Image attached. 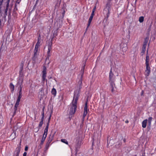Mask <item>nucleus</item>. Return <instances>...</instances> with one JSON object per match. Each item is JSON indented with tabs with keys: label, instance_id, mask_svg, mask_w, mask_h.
I'll return each mask as SVG.
<instances>
[{
	"label": "nucleus",
	"instance_id": "412c9836",
	"mask_svg": "<svg viewBox=\"0 0 156 156\" xmlns=\"http://www.w3.org/2000/svg\"><path fill=\"white\" fill-rule=\"evenodd\" d=\"M84 69H82L81 70V72H82V74L81 76V79L78 82V83H79V84H80V85L82 83V78L83 76V72H84Z\"/></svg>",
	"mask_w": 156,
	"mask_h": 156
},
{
	"label": "nucleus",
	"instance_id": "79ce46f5",
	"mask_svg": "<svg viewBox=\"0 0 156 156\" xmlns=\"http://www.w3.org/2000/svg\"><path fill=\"white\" fill-rule=\"evenodd\" d=\"M51 113L50 114V116H49V118H48V122L47 123V124H48V125H49V122H50V120L51 119Z\"/></svg>",
	"mask_w": 156,
	"mask_h": 156
},
{
	"label": "nucleus",
	"instance_id": "5fc2aeb1",
	"mask_svg": "<svg viewBox=\"0 0 156 156\" xmlns=\"http://www.w3.org/2000/svg\"><path fill=\"white\" fill-rule=\"evenodd\" d=\"M43 90H44V89H43V88H41L39 90L40 92H41Z\"/></svg>",
	"mask_w": 156,
	"mask_h": 156
},
{
	"label": "nucleus",
	"instance_id": "69168bd1",
	"mask_svg": "<svg viewBox=\"0 0 156 156\" xmlns=\"http://www.w3.org/2000/svg\"><path fill=\"white\" fill-rule=\"evenodd\" d=\"M62 18H63V15H62Z\"/></svg>",
	"mask_w": 156,
	"mask_h": 156
},
{
	"label": "nucleus",
	"instance_id": "603ef678",
	"mask_svg": "<svg viewBox=\"0 0 156 156\" xmlns=\"http://www.w3.org/2000/svg\"><path fill=\"white\" fill-rule=\"evenodd\" d=\"M27 154V153L26 152H24L23 154V156H26Z\"/></svg>",
	"mask_w": 156,
	"mask_h": 156
},
{
	"label": "nucleus",
	"instance_id": "0e129e2a",
	"mask_svg": "<svg viewBox=\"0 0 156 156\" xmlns=\"http://www.w3.org/2000/svg\"><path fill=\"white\" fill-rule=\"evenodd\" d=\"M85 65H84L83 67V68H84L85 67Z\"/></svg>",
	"mask_w": 156,
	"mask_h": 156
},
{
	"label": "nucleus",
	"instance_id": "4c0bfd02",
	"mask_svg": "<svg viewBox=\"0 0 156 156\" xmlns=\"http://www.w3.org/2000/svg\"><path fill=\"white\" fill-rule=\"evenodd\" d=\"M39 48V47L35 45V48L34 50V52H37L38 51V49Z\"/></svg>",
	"mask_w": 156,
	"mask_h": 156
},
{
	"label": "nucleus",
	"instance_id": "1a4fd4ad",
	"mask_svg": "<svg viewBox=\"0 0 156 156\" xmlns=\"http://www.w3.org/2000/svg\"><path fill=\"white\" fill-rule=\"evenodd\" d=\"M94 13L92 12V13L90 15V17L89 18V20H88V23L87 24V26L86 29V30H87L88 28L90 26L91 22L94 16Z\"/></svg>",
	"mask_w": 156,
	"mask_h": 156
},
{
	"label": "nucleus",
	"instance_id": "2f4dec72",
	"mask_svg": "<svg viewBox=\"0 0 156 156\" xmlns=\"http://www.w3.org/2000/svg\"><path fill=\"white\" fill-rule=\"evenodd\" d=\"M146 49L142 48V51L140 53V55H143L145 53Z\"/></svg>",
	"mask_w": 156,
	"mask_h": 156
},
{
	"label": "nucleus",
	"instance_id": "6ab92c4d",
	"mask_svg": "<svg viewBox=\"0 0 156 156\" xmlns=\"http://www.w3.org/2000/svg\"><path fill=\"white\" fill-rule=\"evenodd\" d=\"M147 122V119H146L144 120L142 122V126L145 128L146 127Z\"/></svg>",
	"mask_w": 156,
	"mask_h": 156
},
{
	"label": "nucleus",
	"instance_id": "aec40b11",
	"mask_svg": "<svg viewBox=\"0 0 156 156\" xmlns=\"http://www.w3.org/2000/svg\"><path fill=\"white\" fill-rule=\"evenodd\" d=\"M18 105H15V106L14 108V112H13V115H12L13 117L14 116V115H15V114L16 113V111L17 109V107H18Z\"/></svg>",
	"mask_w": 156,
	"mask_h": 156
},
{
	"label": "nucleus",
	"instance_id": "4be33fe9",
	"mask_svg": "<svg viewBox=\"0 0 156 156\" xmlns=\"http://www.w3.org/2000/svg\"><path fill=\"white\" fill-rule=\"evenodd\" d=\"M20 152V151L16 150L14 152L13 156H19Z\"/></svg>",
	"mask_w": 156,
	"mask_h": 156
},
{
	"label": "nucleus",
	"instance_id": "49530a36",
	"mask_svg": "<svg viewBox=\"0 0 156 156\" xmlns=\"http://www.w3.org/2000/svg\"><path fill=\"white\" fill-rule=\"evenodd\" d=\"M49 144L46 143V146H45V148L46 150H47L48 149V148L49 147Z\"/></svg>",
	"mask_w": 156,
	"mask_h": 156
},
{
	"label": "nucleus",
	"instance_id": "f257e3e1",
	"mask_svg": "<svg viewBox=\"0 0 156 156\" xmlns=\"http://www.w3.org/2000/svg\"><path fill=\"white\" fill-rule=\"evenodd\" d=\"M111 7V5L110 1H108L107 2L106 4V7L103 11V13L105 15V20H106V21L108 20V18L109 17Z\"/></svg>",
	"mask_w": 156,
	"mask_h": 156
},
{
	"label": "nucleus",
	"instance_id": "c03bdc74",
	"mask_svg": "<svg viewBox=\"0 0 156 156\" xmlns=\"http://www.w3.org/2000/svg\"><path fill=\"white\" fill-rule=\"evenodd\" d=\"M87 113V112H84L83 113V118H84L85 117Z\"/></svg>",
	"mask_w": 156,
	"mask_h": 156
},
{
	"label": "nucleus",
	"instance_id": "bb28decb",
	"mask_svg": "<svg viewBox=\"0 0 156 156\" xmlns=\"http://www.w3.org/2000/svg\"><path fill=\"white\" fill-rule=\"evenodd\" d=\"M10 87L11 89V91L13 92L14 90V86L12 83H10Z\"/></svg>",
	"mask_w": 156,
	"mask_h": 156
},
{
	"label": "nucleus",
	"instance_id": "bf43d9fd",
	"mask_svg": "<svg viewBox=\"0 0 156 156\" xmlns=\"http://www.w3.org/2000/svg\"><path fill=\"white\" fill-rule=\"evenodd\" d=\"M48 78L49 79H51V78H52V77H51V76H48Z\"/></svg>",
	"mask_w": 156,
	"mask_h": 156
},
{
	"label": "nucleus",
	"instance_id": "5701e85b",
	"mask_svg": "<svg viewBox=\"0 0 156 156\" xmlns=\"http://www.w3.org/2000/svg\"><path fill=\"white\" fill-rule=\"evenodd\" d=\"M38 54L37 52H34V56L32 57V60L35 61L37 57Z\"/></svg>",
	"mask_w": 156,
	"mask_h": 156
},
{
	"label": "nucleus",
	"instance_id": "4468645a",
	"mask_svg": "<svg viewBox=\"0 0 156 156\" xmlns=\"http://www.w3.org/2000/svg\"><path fill=\"white\" fill-rule=\"evenodd\" d=\"M55 134V133L54 134H50V136L48 140V142H47V143L50 144L51 143V141L53 140L54 136V135Z\"/></svg>",
	"mask_w": 156,
	"mask_h": 156
},
{
	"label": "nucleus",
	"instance_id": "c9c22d12",
	"mask_svg": "<svg viewBox=\"0 0 156 156\" xmlns=\"http://www.w3.org/2000/svg\"><path fill=\"white\" fill-rule=\"evenodd\" d=\"M40 39H39V38H38L37 42L35 45L39 47L40 46Z\"/></svg>",
	"mask_w": 156,
	"mask_h": 156
},
{
	"label": "nucleus",
	"instance_id": "6e6d98bb",
	"mask_svg": "<svg viewBox=\"0 0 156 156\" xmlns=\"http://www.w3.org/2000/svg\"><path fill=\"white\" fill-rule=\"evenodd\" d=\"M65 11H64L62 13L63 17H64V15H65Z\"/></svg>",
	"mask_w": 156,
	"mask_h": 156
},
{
	"label": "nucleus",
	"instance_id": "9d476101",
	"mask_svg": "<svg viewBox=\"0 0 156 156\" xmlns=\"http://www.w3.org/2000/svg\"><path fill=\"white\" fill-rule=\"evenodd\" d=\"M49 58L48 57H47L46 58L45 63L44 65V68H47L48 67V65L50 63Z\"/></svg>",
	"mask_w": 156,
	"mask_h": 156
},
{
	"label": "nucleus",
	"instance_id": "cd10ccee",
	"mask_svg": "<svg viewBox=\"0 0 156 156\" xmlns=\"http://www.w3.org/2000/svg\"><path fill=\"white\" fill-rule=\"evenodd\" d=\"M21 0H17L16 3L15 5L16 6L19 7L20 3Z\"/></svg>",
	"mask_w": 156,
	"mask_h": 156
},
{
	"label": "nucleus",
	"instance_id": "7ed1b4c3",
	"mask_svg": "<svg viewBox=\"0 0 156 156\" xmlns=\"http://www.w3.org/2000/svg\"><path fill=\"white\" fill-rule=\"evenodd\" d=\"M80 96L79 91L76 90L74 92L73 99L71 103L77 105V101Z\"/></svg>",
	"mask_w": 156,
	"mask_h": 156
},
{
	"label": "nucleus",
	"instance_id": "13d9d810",
	"mask_svg": "<svg viewBox=\"0 0 156 156\" xmlns=\"http://www.w3.org/2000/svg\"><path fill=\"white\" fill-rule=\"evenodd\" d=\"M38 0H37V1H36V4H35V5H37V3H38Z\"/></svg>",
	"mask_w": 156,
	"mask_h": 156
},
{
	"label": "nucleus",
	"instance_id": "09e8293b",
	"mask_svg": "<svg viewBox=\"0 0 156 156\" xmlns=\"http://www.w3.org/2000/svg\"><path fill=\"white\" fill-rule=\"evenodd\" d=\"M96 8V6H95L93 9L92 12L94 13V12Z\"/></svg>",
	"mask_w": 156,
	"mask_h": 156
},
{
	"label": "nucleus",
	"instance_id": "c85d7f7f",
	"mask_svg": "<svg viewBox=\"0 0 156 156\" xmlns=\"http://www.w3.org/2000/svg\"><path fill=\"white\" fill-rule=\"evenodd\" d=\"M44 107L43 108V110H42V117H41V121H43L44 118Z\"/></svg>",
	"mask_w": 156,
	"mask_h": 156
},
{
	"label": "nucleus",
	"instance_id": "a18cd8bd",
	"mask_svg": "<svg viewBox=\"0 0 156 156\" xmlns=\"http://www.w3.org/2000/svg\"><path fill=\"white\" fill-rule=\"evenodd\" d=\"M148 39H147V38H145V39L144 40V44H147V43L148 42Z\"/></svg>",
	"mask_w": 156,
	"mask_h": 156
},
{
	"label": "nucleus",
	"instance_id": "ea45409f",
	"mask_svg": "<svg viewBox=\"0 0 156 156\" xmlns=\"http://www.w3.org/2000/svg\"><path fill=\"white\" fill-rule=\"evenodd\" d=\"M152 119V117H150L148 119V122L149 123V125H150L151 124V122Z\"/></svg>",
	"mask_w": 156,
	"mask_h": 156
},
{
	"label": "nucleus",
	"instance_id": "f3484780",
	"mask_svg": "<svg viewBox=\"0 0 156 156\" xmlns=\"http://www.w3.org/2000/svg\"><path fill=\"white\" fill-rule=\"evenodd\" d=\"M151 72L150 69H146L144 72V74L146 77L148 76H149L150 73Z\"/></svg>",
	"mask_w": 156,
	"mask_h": 156
},
{
	"label": "nucleus",
	"instance_id": "a878e982",
	"mask_svg": "<svg viewBox=\"0 0 156 156\" xmlns=\"http://www.w3.org/2000/svg\"><path fill=\"white\" fill-rule=\"evenodd\" d=\"M22 87H21L19 92V95L18 96V98H21L22 96Z\"/></svg>",
	"mask_w": 156,
	"mask_h": 156
},
{
	"label": "nucleus",
	"instance_id": "338daca9",
	"mask_svg": "<svg viewBox=\"0 0 156 156\" xmlns=\"http://www.w3.org/2000/svg\"><path fill=\"white\" fill-rule=\"evenodd\" d=\"M16 133H14V134H16Z\"/></svg>",
	"mask_w": 156,
	"mask_h": 156
},
{
	"label": "nucleus",
	"instance_id": "39448f33",
	"mask_svg": "<svg viewBox=\"0 0 156 156\" xmlns=\"http://www.w3.org/2000/svg\"><path fill=\"white\" fill-rule=\"evenodd\" d=\"M81 140L79 137L76 138L75 142V148L76 153L78 151V149L80 148L81 144Z\"/></svg>",
	"mask_w": 156,
	"mask_h": 156
},
{
	"label": "nucleus",
	"instance_id": "864d4df0",
	"mask_svg": "<svg viewBox=\"0 0 156 156\" xmlns=\"http://www.w3.org/2000/svg\"><path fill=\"white\" fill-rule=\"evenodd\" d=\"M20 66H21V68H23V63H21L20 64Z\"/></svg>",
	"mask_w": 156,
	"mask_h": 156
},
{
	"label": "nucleus",
	"instance_id": "6e6552de",
	"mask_svg": "<svg viewBox=\"0 0 156 156\" xmlns=\"http://www.w3.org/2000/svg\"><path fill=\"white\" fill-rule=\"evenodd\" d=\"M46 69H44L42 72V81L43 82H44L45 80H46V82L47 81V80L46 79Z\"/></svg>",
	"mask_w": 156,
	"mask_h": 156
},
{
	"label": "nucleus",
	"instance_id": "f8f14e48",
	"mask_svg": "<svg viewBox=\"0 0 156 156\" xmlns=\"http://www.w3.org/2000/svg\"><path fill=\"white\" fill-rule=\"evenodd\" d=\"M10 0H7L6 2V9L5 10L9 11V15L10 14L11 11V8H9V3Z\"/></svg>",
	"mask_w": 156,
	"mask_h": 156
},
{
	"label": "nucleus",
	"instance_id": "423d86ee",
	"mask_svg": "<svg viewBox=\"0 0 156 156\" xmlns=\"http://www.w3.org/2000/svg\"><path fill=\"white\" fill-rule=\"evenodd\" d=\"M52 42L51 41L49 42L48 46V51H47V57L49 58L51 56L50 51L52 49Z\"/></svg>",
	"mask_w": 156,
	"mask_h": 156
},
{
	"label": "nucleus",
	"instance_id": "2eb2a0df",
	"mask_svg": "<svg viewBox=\"0 0 156 156\" xmlns=\"http://www.w3.org/2000/svg\"><path fill=\"white\" fill-rule=\"evenodd\" d=\"M110 89L111 92L113 93L115 91L114 89V87H115V84L114 82H110Z\"/></svg>",
	"mask_w": 156,
	"mask_h": 156
},
{
	"label": "nucleus",
	"instance_id": "4d7b16f0",
	"mask_svg": "<svg viewBox=\"0 0 156 156\" xmlns=\"http://www.w3.org/2000/svg\"><path fill=\"white\" fill-rule=\"evenodd\" d=\"M144 92L143 90H142L141 92V95H142L144 94Z\"/></svg>",
	"mask_w": 156,
	"mask_h": 156
},
{
	"label": "nucleus",
	"instance_id": "a211bd4d",
	"mask_svg": "<svg viewBox=\"0 0 156 156\" xmlns=\"http://www.w3.org/2000/svg\"><path fill=\"white\" fill-rule=\"evenodd\" d=\"M48 126V124H47V125L46 126L45 129H44V133L43 134V135H44L47 136Z\"/></svg>",
	"mask_w": 156,
	"mask_h": 156
},
{
	"label": "nucleus",
	"instance_id": "8fccbe9b",
	"mask_svg": "<svg viewBox=\"0 0 156 156\" xmlns=\"http://www.w3.org/2000/svg\"><path fill=\"white\" fill-rule=\"evenodd\" d=\"M17 6H16L15 5L14 8V11L15 12L17 10Z\"/></svg>",
	"mask_w": 156,
	"mask_h": 156
},
{
	"label": "nucleus",
	"instance_id": "393cba45",
	"mask_svg": "<svg viewBox=\"0 0 156 156\" xmlns=\"http://www.w3.org/2000/svg\"><path fill=\"white\" fill-rule=\"evenodd\" d=\"M56 92H57L56 89L54 88H53L51 91L52 94H53L54 96H55L56 95Z\"/></svg>",
	"mask_w": 156,
	"mask_h": 156
},
{
	"label": "nucleus",
	"instance_id": "f704fd0d",
	"mask_svg": "<svg viewBox=\"0 0 156 156\" xmlns=\"http://www.w3.org/2000/svg\"><path fill=\"white\" fill-rule=\"evenodd\" d=\"M21 98H18H18H17V99L16 100V102L15 104V105H19V102L20 101V99Z\"/></svg>",
	"mask_w": 156,
	"mask_h": 156
},
{
	"label": "nucleus",
	"instance_id": "0eeeda50",
	"mask_svg": "<svg viewBox=\"0 0 156 156\" xmlns=\"http://www.w3.org/2000/svg\"><path fill=\"white\" fill-rule=\"evenodd\" d=\"M120 49L123 52H125L127 49V45L126 43H122L120 45Z\"/></svg>",
	"mask_w": 156,
	"mask_h": 156
},
{
	"label": "nucleus",
	"instance_id": "052dcab7",
	"mask_svg": "<svg viewBox=\"0 0 156 156\" xmlns=\"http://www.w3.org/2000/svg\"><path fill=\"white\" fill-rule=\"evenodd\" d=\"M129 122V121L128 120H126V121H125V122L126 123H128Z\"/></svg>",
	"mask_w": 156,
	"mask_h": 156
},
{
	"label": "nucleus",
	"instance_id": "f03ea898",
	"mask_svg": "<svg viewBox=\"0 0 156 156\" xmlns=\"http://www.w3.org/2000/svg\"><path fill=\"white\" fill-rule=\"evenodd\" d=\"M77 105L71 103L70 105L69 111V117L70 118V115H73L77 108Z\"/></svg>",
	"mask_w": 156,
	"mask_h": 156
},
{
	"label": "nucleus",
	"instance_id": "774afa93",
	"mask_svg": "<svg viewBox=\"0 0 156 156\" xmlns=\"http://www.w3.org/2000/svg\"><path fill=\"white\" fill-rule=\"evenodd\" d=\"M142 156H144V155H142Z\"/></svg>",
	"mask_w": 156,
	"mask_h": 156
},
{
	"label": "nucleus",
	"instance_id": "37998d69",
	"mask_svg": "<svg viewBox=\"0 0 156 156\" xmlns=\"http://www.w3.org/2000/svg\"><path fill=\"white\" fill-rule=\"evenodd\" d=\"M44 143V141H41V142L39 146V147H40V148H41V145H42Z\"/></svg>",
	"mask_w": 156,
	"mask_h": 156
},
{
	"label": "nucleus",
	"instance_id": "3c124183",
	"mask_svg": "<svg viewBox=\"0 0 156 156\" xmlns=\"http://www.w3.org/2000/svg\"><path fill=\"white\" fill-rule=\"evenodd\" d=\"M28 147L27 146H26L25 148V151H27L28 150Z\"/></svg>",
	"mask_w": 156,
	"mask_h": 156
},
{
	"label": "nucleus",
	"instance_id": "b1692460",
	"mask_svg": "<svg viewBox=\"0 0 156 156\" xmlns=\"http://www.w3.org/2000/svg\"><path fill=\"white\" fill-rule=\"evenodd\" d=\"M87 101H86L85 103V106L84 107V112H87L88 111V106H87Z\"/></svg>",
	"mask_w": 156,
	"mask_h": 156
},
{
	"label": "nucleus",
	"instance_id": "473e14b6",
	"mask_svg": "<svg viewBox=\"0 0 156 156\" xmlns=\"http://www.w3.org/2000/svg\"><path fill=\"white\" fill-rule=\"evenodd\" d=\"M117 143L118 144L115 145V147L116 148H119L121 145L122 143L120 142H117Z\"/></svg>",
	"mask_w": 156,
	"mask_h": 156
},
{
	"label": "nucleus",
	"instance_id": "7c9ffc66",
	"mask_svg": "<svg viewBox=\"0 0 156 156\" xmlns=\"http://www.w3.org/2000/svg\"><path fill=\"white\" fill-rule=\"evenodd\" d=\"M144 20V17L143 16L140 17L139 18V21L140 23H142L143 22Z\"/></svg>",
	"mask_w": 156,
	"mask_h": 156
},
{
	"label": "nucleus",
	"instance_id": "a19ab883",
	"mask_svg": "<svg viewBox=\"0 0 156 156\" xmlns=\"http://www.w3.org/2000/svg\"><path fill=\"white\" fill-rule=\"evenodd\" d=\"M7 12L8 10H5L4 13V17H5L7 15Z\"/></svg>",
	"mask_w": 156,
	"mask_h": 156
},
{
	"label": "nucleus",
	"instance_id": "c756f323",
	"mask_svg": "<svg viewBox=\"0 0 156 156\" xmlns=\"http://www.w3.org/2000/svg\"><path fill=\"white\" fill-rule=\"evenodd\" d=\"M21 141H20L18 147L16 148V150L20 151L21 148Z\"/></svg>",
	"mask_w": 156,
	"mask_h": 156
},
{
	"label": "nucleus",
	"instance_id": "de8ad7c7",
	"mask_svg": "<svg viewBox=\"0 0 156 156\" xmlns=\"http://www.w3.org/2000/svg\"><path fill=\"white\" fill-rule=\"evenodd\" d=\"M147 45V44H144L143 45V46L142 48L146 49Z\"/></svg>",
	"mask_w": 156,
	"mask_h": 156
},
{
	"label": "nucleus",
	"instance_id": "9b49d317",
	"mask_svg": "<svg viewBox=\"0 0 156 156\" xmlns=\"http://www.w3.org/2000/svg\"><path fill=\"white\" fill-rule=\"evenodd\" d=\"M148 52V49L147 51V55L146 56V68H148L149 67V56L147 55Z\"/></svg>",
	"mask_w": 156,
	"mask_h": 156
},
{
	"label": "nucleus",
	"instance_id": "ddd939ff",
	"mask_svg": "<svg viewBox=\"0 0 156 156\" xmlns=\"http://www.w3.org/2000/svg\"><path fill=\"white\" fill-rule=\"evenodd\" d=\"M113 74L112 73V69H111L109 75V81L110 83L114 82L113 79Z\"/></svg>",
	"mask_w": 156,
	"mask_h": 156
},
{
	"label": "nucleus",
	"instance_id": "dca6fc26",
	"mask_svg": "<svg viewBox=\"0 0 156 156\" xmlns=\"http://www.w3.org/2000/svg\"><path fill=\"white\" fill-rule=\"evenodd\" d=\"M115 142V139H110L109 142L108 139H107V145H109L110 146H112L114 144Z\"/></svg>",
	"mask_w": 156,
	"mask_h": 156
},
{
	"label": "nucleus",
	"instance_id": "72a5a7b5",
	"mask_svg": "<svg viewBox=\"0 0 156 156\" xmlns=\"http://www.w3.org/2000/svg\"><path fill=\"white\" fill-rule=\"evenodd\" d=\"M61 140V142H63L67 144H68V142L66 140L64 139H62Z\"/></svg>",
	"mask_w": 156,
	"mask_h": 156
},
{
	"label": "nucleus",
	"instance_id": "e433bc0d",
	"mask_svg": "<svg viewBox=\"0 0 156 156\" xmlns=\"http://www.w3.org/2000/svg\"><path fill=\"white\" fill-rule=\"evenodd\" d=\"M43 121H41L40 122L39 124L38 125V127L39 129H40L41 127L43 124Z\"/></svg>",
	"mask_w": 156,
	"mask_h": 156
},
{
	"label": "nucleus",
	"instance_id": "680f3d73",
	"mask_svg": "<svg viewBox=\"0 0 156 156\" xmlns=\"http://www.w3.org/2000/svg\"><path fill=\"white\" fill-rule=\"evenodd\" d=\"M123 141L124 142H125L126 141V139H123Z\"/></svg>",
	"mask_w": 156,
	"mask_h": 156
},
{
	"label": "nucleus",
	"instance_id": "58836bf2",
	"mask_svg": "<svg viewBox=\"0 0 156 156\" xmlns=\"http://www.w3.org/2000/svg\"><path fill=\"white\" fill-rule=\"evenodd\" d=\"M46 137L47 136L44 135H43L41 141L44 142Z\"/></svg>",
	"mask_w": 156,
	"mask_h": 156
},
{
	"label": "nucleus",
	"instance_id": "e2e57ef3",
	"mask_svg": "<svg viewBox=\"0 0 156 156\" xmlns=\"http://www.w3.org/2000/svg\"><path fill=\"white\" fill-rule=\"evenodd\" d=\"M84 119H85V118H83V117L82 121H84Z\"/></svg>",
	"mask_w": 156,
	"mask_h": 156
},
{
	"label": "nucleus",
	"instance_id": "20e7f679",
	"mask_svg": "<svg viewBox=\"0 0 156 156\" xmlns=\"http://www.w3.org/2000/svg\"><path fill=\"white\" fill-rule=\"evenodd\" d=\"M23 69H21L19 72V77L18 78V80L17 83L20 86V88L23 82Z\"/></svg>",
	"mask_w": 156,
	"mask_h": 156
}]
</instances>
